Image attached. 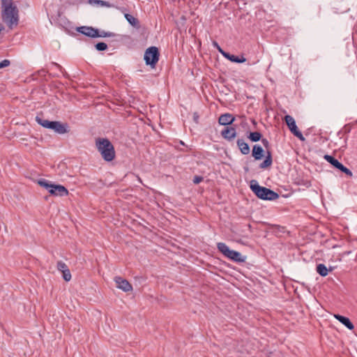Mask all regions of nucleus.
<instances>
[{
	"label": "nucleus",
	"instance_id": "nucleus-10",
	"mask_svg": "<svg viewBox=\"0 0 357 357\" xmlns=\"http://www.w3.org/2000/svg\"><path fill=\"white\" fill-rule=\"evenodd\" d=\"M324 158L330 164H331L334 167L345 173V174L347 176H352V172L350 171V169L344 167L341 162H340L337 159H335L333 156L329 155H325L324 156Z\"/></svg>",
	"mask_w": 357,
	"mask_h": 357
},
{
	"label": "nucleus",
	"instance_id": "nucleus-19",
	"mask_svg": "<svg viewBox=\"0 0 357 357\" xmlns=\"http://www.w3.org/2000/svg\"><path fill=\"white\" fill-rule=\"evenodd\" d=\"M332 270V268H330L328 270L323 264H319L316 268L317 272L322 277L326 276L328 273V271H331Z\"/></svg>",
	"mask_w": 357,
	"mask_h": 357
},
{
	"label": "nucleus",
	"instance_id": "nucleus-6",
	"mask_svg": "<svg viewBox=\"0 0 357 357\" xmlns=\"http://www.w3.org/2000/svg\"><path fill=\"white\" fill-rule=\"evenodd\" d=\"M38 183L47 189L52 195L63 197L68 195V190L61 185L50 183L45 180H38Z\"/></svg>",
	"mask_w": 357,
	"mask_h": 357
},
{
	"label": "nucleus",
	"instance_id": "nucleus-13",
	"mask_svg": "<svg viewBox=\"0 0 357 357\" xmlns=\"http://www.w3.org/2000/svg\"><path fill=\"white\" fill-rule=\"evenodd\" d=\"M234 121L235 117L232 114L229 113H225L220 115L218 119V123L222 126H229L233 123Z\"/></svg>",
	"mask_w": 357,
	"mask_h": 357
},
{
	"label": "nucleus",
	"instance_id": "nucleus-32",
	"mask_svg": "<svg viewBox=\"0 0 357 357\" xmlns=\"http://www.w3.org/2000/svg\"><path fill=\"white\" fill-rule=\"evenodd\" d=\"M202 180H193L195 184H199Z\"/></svg>",
	"mask_w": 357,
	"mask_h": 357
},
{
	"label": "nucleus",
	"instance_id": "nucleus-15",
	"mask_svg": "<svg viewBox=\"0 0 357 357\" xmlns=\"http://www.w3.org/2000/svg\"><path fill=\"white\" fill-rule=\"evenodd\" d=\"M222 55L225 58L234 63H241L246 61V59L243 56H238L234 54H231L228 52H222Z\"/></svg>",
	"mask_w": 357,
	"mask_h": 357
},
{
	"label": "nucleus",
	"instance_id": "nucleus-25",
	"mask_svg": "<svg viewBox=\"0 0 357 357\" xmlns=\"http://www.w3.org/2000/svg\"><path fill=\"white\" fill-rule=\"evenodd\" d=\"M56 267H57V269L59 271H61V272H62V271H65L66 269L68 268V266L64 262H63L62 261H59L57 262Z\"/></svg>",
	"mask_w": 357,
	"mask_h": 357
},
{
	"label": "nucleus",
	"instance_id": "nucleus-1",
	"mask_svg": "<svg viewBox=\"0 0 357 357\" xmlns=\"http://www.w3.org/2000/svg\"><path fill=\"white\" fill-rule=\"evenodd\" d=\"M1 18L10 29L17 26L20 20L19 10L13 0H1Z\"/></svg>",
	"mask_w": 357,
	"mask_h": 357
},
{
	"label": "nucleus",
	"instance_id": "nucleus-5",
	"mask_svg": "<svg viewBox=\"0 0 357 357\" xmlns=\"http://www.w3.org/2000/svg\"><path fill=\"white\" fill-rule=\"evenodd\" d=\"M217 248L225 257L236 262H243L245 257H243L241 254L237 251L230 250L225 243H218Z\"/></svg>",
	"mask_w": 357,
	"mask_h": 357
},
{
	"label": "nucleus",
	"instance_id": "nucleus-18",
	"mask_svg": "<svg viewBox=\"0 0 357 357\" xmlns=\"http://www.w3.org/2000/svg\"><path fill=\"white\" fill-rule=\"evenodd\" d=\"M272 162H273V160H272L271 153V151H267L266 158L264 160V162L260 164L259 167L261 169H265V168L271 166L272 164Z\"/></svg>",
	"mask_w": 357,
	"mask_h": 357
},
{
	"label": "nucleus",
	"instance_id": "nucleus-30",
	"mask_svg": "<svg viewBox=\"0 0 357 357\" xmlns=\"http://www.w3.org/2000/svg\"><path fill=\"white\" fill-rule=\"evenodd\" d=\"M199 116L197 114V113L194 114V120L196 123L198 122Z\"/></svg>",
	"mask_w": 357,
	"mask_h": 357
},
{
	"label": "nucleus",
	"instance_id": "nucleus-17",
	"mask_svg": "<svg viewBox=\"0 0 357 357\" xmlns=\"http://www.w3.org/2000/svg\"><path fill=\"white\" fill-rule=\"evenodd\" d=\"M236 144L242 154L248 155L250 153V146L248 144L244 141V139H238Z\"/></svg>",
	"mask_w": 357,
	"mask_h": 357
},
{
	"label": "nucleus",
	"instance_id": "nucleus-7",
	"mask_svg": "<svg viewBox=\"0 0 357 357\" xmlns=\"http://www.w3.org/2000/svg\"><path fill=\"white\" fill-rule=\"evenodd\" d=\"M77 31L91 38L109 37L112 35V33L105 32L104 31L100 33L98 29L86 26L79 27Z\"/></svg>",
	"mask_w": 357,
	"mask_h": 357
},
{
	"label": "nucleus",
	"instance_id": "nucleus-21",
	"mask_svg": "<svg viewBox=\"0 0 357 357\" xmlns=\"http://www.w3.org/2000/svg\"><path fill=\"white\" fill-rule=\"evenodd\" d=\"M294 183L298 186H303L302 188H299L298 190H305L311 186L310 180H296Z\"/></svg>",
	"mask_w": 357,
	"mask_h": 357
},
{
	"label": "nucleus",
	"instance_id": "nucleus-8",
	"mask_svg": "<svg viewBox=\"0 0 357 357\" xmlns=\"http://www.w3.org/2000/svg\"><path fill=\"white\" fill-rule=\"evenodd\" d=\"M159 50L158 47L152 46L149 47L144 53V60L146 65L154 67L159 60Z\"/></svg>",
	"mask_w": 357,
	"mask_h": 357
},
{
	"label": "nucleus",
	"instance_id": "nucleus-28",
	"mask_svg": "<svg viewBox=\"0 0 357 357\" xmlns=\"http://www.w3.org/2000/svg\"><path fill=\"white\" fill-rule=\"evenodd\" d=\"M261 143L266 149L268 148L270 144L267 139L263 138L261 139Z\"/></svg>",
	"mask_w": 357,
	"mask_h": 357
},
{
	"label": "nucleus",
	"instance_id": "nucleus-9",
	"mask_svg": "<svg viewBox=\"0 0 357 357\" xmlns=\"http://www.w3.org/2000/svg\"><path fill=\"white\" fill-rule=\"evenodd\" d=\"M284 121L289 130L294 134V135L297 137L300 140L305 141V137L302 132L298 129L294 119L290 115H286L284 116Z\"/></svg>",
	"mask_w": 357,
	"mask_h": 357
},
{
	"label": "nucleus",
	"instance_id": "nucleus-31",
	"mask_svg": "<svg viewBox=\"0 0 357 357\" xmlns=\"http://www.w3.org/2000/svg\"><path fill=\"white\" fill-rule=\"evenodd\" d=\"M53 65H54L56 68H59V69H60V70H61V68H61V66L59 64L56 63H53Z\"/></svg>",
	"mask_w": 357,
	"mask_h": 357
},
{
	"label": "nucleus",
	"instance_id": "nucleus-20",
	"mask_svg": "<svg viewBox=\"0 0 357 357\" xmlns=\"http://www.w3.org/2000/svg\"><path fill=\"white\" fill-rule=\"evenodd\" d=\"M87 3L92 6H105V7H109L110 3L106 1L103 0H88Z\"/></svg>",
	"mask_w": 357,
	"mask_h": 357
},
{
	"label": "nucleus",
	"instance_id": "nucleus-34",
	"mask_svg": "<svg viewBox=\"0 0 357 357\" xmlns=\"http://www.w3.org/2000/svg\"><path fill=\"white\" fill-rule=\"evenodd\" d=\"M181 144L182 145H184V143H183L182 141H181Z\"/></svg>",
	"mask_w": 357,
	"mask_h": 357
},
{
	"label": "nucleus",
	"instance_id": "nucleus-22",
	"mask_svg": "<svg viewBox=\"0 0 357 357\" xmlns=\"http://www.w3.org/2000/svg\"><path fill=\"white\" fill-rule=\"evenodd\" d=\"M125 18L127 21L133 26L138 27L139 26V21L137 18L133 17L132 15L126 13L125 14Z\"/></svg>",
	"mask_w": 357,
	"mask_h": 357
},
{
	"label": "nucleus",
	"instance_id": "nucleus-29",
	"mask_svg": "<svg viewBox=\"0 0 357 357\" xmlns=\"http://www.w3.org/2000/svg\"><path fill=\"white\" fill-rule=\"evenodd\" d=\"M213 45L215 47H216L218 49L219 52H220L221 54H222V52H225L224 50H222V49L220 47V45H218V43L217 42L214 41L213 43Z\"/></svg>",
	"mask_w": 357,
	"mask_h": 357
},
{
	"label": "nucleus",
	"instance_id": "nucleus-2",
	"mask_svg": "<svg viewBox=\"0 0 357 357\" xmlns=\"http://www.w3.org/2000/svg\"><path fill=\"white\" fill-rule=\"evenodd\" d=\"M96 147L106 162L112 161L116 156L114 145L107 138L98 137L96 139Z\"/></svg>",
	"mask_w": 357,
	"mask_h": 357
},
{
	"label": "nucleus",
	"instance_id": "nucleus-3",
	"mask_svg": "<svg viewBox=\"0 0 357 357\" xmlns=\"http://www.w3.org/2000/svg\"><path fill=\"white\" fill-rule=\"evenodd\" d=\"M250 188L252 192L260 199L274 201L279 198V195L273 190L259 185L257 180H250Z\"/></svg>",
	"mask_w": 357,
	"mask_h": 357
},
{
	"label": "nucleus",
	"instance_id": "nucleus-27",
	"mask_svg": "<svg viewBox=\"0 0 357 357\" xmlns=\"http://www.w3.org/2000/svg\"><path fill=\"white\" fill-rule=\"evenodd\" d=\"M10 64V61L8 59H4L0 62V68H3L8 66Z\"/></svg>",
	"mask_w": 357,
	"mask_h": 357
},
{
	"label": "nucleus",
	"instance_id": "nucleus-24",
	"mask_svg": "<svg viewBox=\"0 0 357 357\" xmlns=\"http://www.w3.org/2000/svg\"><path fill=\"white\" fill-rule=\"evenodd\" d=\"M61 273H63V278L65 281L68 282L71 280V274L69 268L66 269Z\"/></svg>",
	"mask_w": 357,
	"mask_h": 357
},
{
	"label": "nucleus",
	"instance_id": "nucleus-16",
	"mask_svg": "<svg viewBox=\"0 0 357 357\" xmlns=\"http://www.w3.org/2000/svg\"><path fill=\"white\" fill-rule=\"evenodd\" d=\"M264 152V151L260 145L255 144L252 148V155L255 160H259L262 158Z\"/></svg>",
	"mask_w": 357,
	"mask_h": 357
},
{
	"label": "nucleus",
	"instance_id": "nucleus-11",
	"mask_svg": "<svg viewBox=\"0 0 357 357\" xmlns=\"http://www.w3.org/2000/svg\"><path fill=\"white\" fill-rule=\"evenodd\" d=\"M114 281L116 284V287L123 290V291L128 292L132 290V285L127 280L123 279L121 277H115Z\"/></svg>",
	"mask_w": 357,
	"mask_h": 357
},
{
	"label": "nucleus",
	"instance_id": "nucleus-12",
	"mask_svg": "<svg viewBox=\"0 0 357 357\" xmlns=\"http://www.w3.org/2000/svg\"><path fill=\"white\" fill-rule=\"evenodd\" d=\"M221 135L224 139L231 141L236 136V129L233 127H227L221 131Z\"/></svg>",
	"mask_w": 357,
	"mask_h": 357
},
{
	"label": "nucleus",
	"instance_id": "nucleus-14",
	"mask_svg": "<svg viewBox=\"0 0 357 357\" xmlns=\"http://www.w3.org/2000/svg\"><path fill=\"white\" fill-rule=\"evenodd\" d=\"M334 317L338 320L341 324L345 326L348 329L353 330L354 328V324L351 323L348 317L340 314H335Z\"/></svg>",
	"mask_w": 357,
	"mask_h": 357
},
{
	"label": "nucleus",
	"instance_id": "nucleus-23",
	"mask_svg": "<svg viewBox=\"0 0 357 357\" xmlns=\"http://www.w3.org/2000/svg\"><path fill=\"white\" fill-rule=\"evenodd\" d=\"M248 138L253 142H257L261 139V134L259 132H251Z\"/></svg>",
	"mask_w": 357,
	"mask_h": 357
},
{
	"label": "nucleus",
	"instance_id": "nucleus-26",
	"mask_svg": "<svg viewBox=\"0 0 357 357\" xmlns=\"http://www.w3.org/2000/svg\"><path fill=\"white\" fill-rule=\"evenodd\" d=\"M96 48L98 51H104L107 49V45L105 43L100 42L96 45Z\"/></svg>",
	"mask_w": 357,
	"mask_h": 357
},
{
	"label": "nucleus",
	"instance_id": "nucleus-4",
	"mask_svg": "<svg viewBox=\"0 0 357 357\" xmlns=\"http://www.w3.org/2000/svg\"><path fill=\"white\" fill-rule=\"evenodd\" d=\"M36 121L43 128L52 130L58 134L62 135L68 132V126L66 123H62L61 122L56 121H50L38 116L36 117Z\"/></svg>",
	"mask_w": 357,
	"mask_h": 357
},
{
	"label": "nucleus",
	"instance_id": "nucleus-33",
	"mask_svg": "<svg viewBox=\"0 0 357 357\" xmlns=\"http://www.w3.org/2000/svg\"><path fill=\"white\" fill-rule=\"evenodd\" d=\"M194 178L198 179V178H202V177L199 176H195Z\"/></svg>",
	"mask_w": 357,
	"mask_h": 357
}]
</instances>
